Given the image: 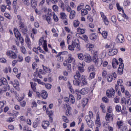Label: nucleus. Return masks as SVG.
Wrapping results in <instances>:
<instances>
[{
	"label": "nucleus",
	"mask_w": 131,
	"mask_h": 131,
	"mask_svg": "<svg viewBox=\"0 0 131 131\" xmlns=\"http://www.w3.org/2000/svg\"><path fill=\"white\" fill-rule=\"evenodd\" d=\"M74 80H73V84L74 85H80V73L77 71L75 75L74 76Z\"/></svg>",
	"instance_id": "obj_1"
},
{
	"label": "nucleus",
	"mask_w": 131,
	"mask_h": 131,
	"mask_svg": "<svg viewBox=\"0 0 131 131\" xmlns=\"http://www.w3.org/2000/svg\"><path fill=\"white\" fill-rule=\"evenodd\" d=\"M14 33L17 39H19L21 45H24V39L21 36L20 32L17 29H14Z\"/></svg>",
	"instance_id": "obj_2"
},
{
	"label": "nucleus",
	"mask_w": 131,
	"mask_h": 131,
	"mask_svg": "<svg viewBox=\"0 0 131 131\" xmlns=\"http://www.w3.org/2000/svg\"><path fill=\"white\" fill-rule=\"evenodd\" d=\"M18 25L19 30L21 31L24 35H26V33L27 32V28L25 27V24L22 21H19Z\"/></svg>",
	"instance_id": "obj_3"
},
{
	"label": "nucleus",
	"mask_w": 131,
	"mask_h": 131,
	"mask_svg": "<svg viewBox=\"0 0 131 131\" xmlns=\"http://www.w3.org/2000/svg\"><path fill=\"white\" fill-rule=\"evenodd\" d=\"M6 55L10 58V59H17V53L12 50L7 51Z\"/></svg>",
	"instance_id": "obj_4"
},
{
	"label": "nucleus",
	"mask_w": 131,
	"mask_h": 131,
	"mask_svg": "<svg viewBox=\"0 0 131 131\" xmlns=\"http://www.w3.org/2000/svg\"><path fill=\"white\" fill-rule=\"evenodd\" d=\"M116 77H117V75L115 72L113 73L112 75L108 74L106 76V80L108 82H112L113 79L115 80Z\"/></svg>",
	"instance_id": "obj_5"
},
{
	"label": "nucleus",
	"mask_w": 131,
	"mask_h": 131,
	"mask_svg": "<svg viewBox=\"0 0 131 131\" xmlns=\"http://www.w3.org/2000/svg\"><path fill=\"white\" fill-rule=\"evenodd\" d=\"M106 96L108 98H114L115 96V90L113 88H111L106 91Z\"/></svg>",
	"instance_id": "obj_6"
},
{
	"label": "nucleus",
	"mask_w": 131,
	"mask_h": 131,
	"mask_svg": "<svg viewBox=\"0 0 131 131\" xmlns=\"http://www.w3.org/2000/svg\"><path fill=\"white\" fill-rule=\"evenodd\" d=\"M116 40L118 43H123L124 42V36L122 34H118L117 36Z\"/></svg>",
	"instance_id": "obj_7"
},
{
	"label": "nucleus",
	"mask_w": 131,
	"mask_h": 131,
	"mask_svg": "<svg viewBox=\"0 0 131 131\" xmlns=\"http://www.w3.org/2000/svg\"><path fill=\"white\" fill-rule=\"evenodd\" d=\"M73 46H75V48L77 49V51H80V46L79 45V40L78 39H75L72 41Z\"/></svg>",
	"instance_id": "obj_8"
},
{
	"label": "nucleus",
	"mask_w": 131,
	"mask_h": 131,
	"mask_svg": "<svg viewBox=\"0 0 131 131\" xmlns=\"http://www.w3.org/2000/svg\"><path fill=\"white\" fill-rule=\"evenodd\" d=\"M114 117V116L113 114L106 113L105 116V120L109 123L110 122H111V121H113Z\"/></svg>",
	"instance_id": "obj_9"
},
{
	"label": "nucleus",
	"mask_w": 131,
	"mask_h": 131,
	"mask_svg": "<svg viewBox=\"0 0 131 131\" xmlns=\"http://www.w3.org/2000/svg\"><path fill=\"white\" fill-rule=\"evenodd\" d=\"M83 60L86 63H91V62L92 61V57L89 54H84V59H83Z\"/></svg>",
	"instance_id": "obj_10"
},
{
	"label": "nucleus",
	"mask_w": 131,
	"mask_h": 131,
	"mask_svg": "<svg viewBox=\"0 0 131 131\" xmlns=\"http://www.w3.org/2000/svg\"><path fill=\"white\" fill-rule=\"evenodd\" d=\"M93 62L95 63V64L96 66H97V67H100L102 64H103V60L101 59V58H97L96 59H95L93 60Z\"/></svg>",
	"instance_id": "obj_11"
},
{
	"label": "nucleus",
	"mask_w": 131,
	"mask_h": 131,
	"mask_svg": "<svg viewBox=\"0 0 131 131\" xmlns=\"http://www.w3.org/2000/svg\"><path fill=\"white\" fill-rule=\"evenodd\" d=\"M100 15L101 16V18H102L103 22L104 23V24H105V25H108L109 21H108V19H107V17L105 15V14H104V13L101 12Z\"/></svg>",
	"instance_id": "obj_12"
},
{
	"label": "nucleus",
	"mask_w": 131,
	"mask_h": 131,
	"mask_svg": "<svg viewBox=\"0 0 131 131\" xmlns=\"http://www.w3.org/2000/svg\"><path fill=\"white\" fill-rule=\"evenodd\" d=\"M67 60L68 63H72V64L75 63V58L72 57L71 54L68 55V58Z\"/></svg>",
	"instance_id": "obj_13"
},
{
	"label": "nucleus",
	"mask_w": 131,
	"mask_h": 131,
	"mask_svg": "<svg viewBox=\"0 0 131 131\" xmlns=\"http://www.w3.org/2000/svg\"><path fill=\"white\" fill-rule=\"evenodd\" d=\"M0 85H8V80L5 78L0 79Z\"/></svg>",
	"instance_id": "obj_14"
},
{
	"label": "nucleus",
	"mask_w": 131,
	"mask_h": 131,
	"mask_svg": "<svg viewBox=\"0 0 131 131\" xmlns=\"http://www.w3.org/2000/svg\"><path fill=\"white\" fill-rule=\"evenodd\" d=\"M123 67H124V64L123 63H121L119 64L118 68L119 74L121 75L123 74Z\"/></svg>",
	"instance_id": "obj_15"
},
{
	"label": "nucleus",
	"mask_w": 131,
	"mask_h": 131,
	"mask_svg": "<svg viewBox=\"0 0 131 131\" xmlns=\"http://www.w3.org/2000/svg\"><path fill=\"white\" fill-rule=\"evenodd\" d=\"M49 125H50V122L48 121H44L42 122V127H43L44 129H47Z\"/></svg>",
	"instance_id": "obj_16"
},
{
	"label": "nucleus",
	"mask_w": 131,
	"mask_h": 131,
	"mask_svg": "<svg viewBox=\"0 0 131 131\" xmlns=\"http://www.w3.org/2000/svg\"><path fill=\"white\" fill-rule=\"evenodd\" d=\"M118 53V51L117 49H112L110 50L108 52L109 56H114L116 55Z\"/></svg>",
	"instance_id": "obj_17"
},
{
	"label": "nucleus",
	"mask_w": 131,
	"mask_h": 131,
	"mask_svg": "<svg viewBox=\"0 0 131 131\" xmlns=\"http://www.w3.org/2000/svg\"><path fill=\"white\" fill-rule=\"evenodd\" d=\"M89 102V99L86 98H84L82 100V106L83 108H84L85 106L88 104V102Z\"/></svg>",
	"instance_id": "obj_18"
},
{
	"label": "nucleus",
	"mask_w": 131,
	"mask_h": 131,
	"mask_svg": "<svg viewBox=\"0 0 131 131\" xmlns=\"http://www.w3.org/2000/svg\"><path fill=\"white\" fill-rule=\"evenodd\" d=\"M75 14H76V12L74 10H72L70 12L69 18L71 19V20L74 19V17H75Z\"/></svg>",
	"instance_id": "obj_19"
},
{
	"label": "nucleus",
	"mask_w": 131,
	"mask_h": 131,
	"mask_svg": "<svg viewBox=\"0 0 131 131\" xmlns=\"http://www.w3.org/2000/svg\"><path fill=\"white\" fill-rule=\"evenodd\" d=\"M80 80L82 81V83L83 84V85H85L88 84V82L86 81V80H85V78H84V76L80 75Z\"/></svg>",
	"instance_id": "obj_20"
},
{
	"label": "nucleus",
	"mask_w": 131,
	"mask_h": 131,
	"mask_svg": "<svg viewBox=\"0 0 131 131\" xmlns=\"http://www.w3.org/2000/svg\"><path fill=\"white\" fill-rule=\"evenodd\" d=\"M118 65V61L116 59L114 58L112 61V66L113 68H116V66Z\"/></svg>",
	"instance_id": "obj_21"
},
{
	"label": "nucleus",
	"mask_w": 131,
	"mask_h": 131,
	"mask_svg": "<svg viewBox=\"0 0 131 131\" xmlns=\"http://www.w3.org/2000/svg\"><path fill=\"white\" fill-rule=\"evenodd\" d=\"M78 58L81 61H83V59L84 58V54L83 53H78L77 54Z\"/></svg>",
	"instance_id": "obj_22"
},
{
	"label": "nucleus",
	"mask_w": 131,
	"mask_h": 131,
	"mask_svg": "<svg viewBox=\"0 0 131 131\" xmlns=\"http://www.w3.org/2000/svg\"><path fill=\"white\" fill-rule=\"evenodd\" d=\"M31 6L33 9H35L37 6L36 1L35 0H31Z\"/></svg>",
	"instance_id": "obj_23"
},
{
	"label": "nucleus",
	"mask_w": 131,
	"mask_h": 131,
	"mask_svg": "<svg viewBox=\"0 0 131 131\" xmlns=\"http://www.w3.org/2000/svg\"><path fill=\"white\" fill-rule=\"evenodd\" d=\"M77 31L81 34H83L84 33H85V29H81L79 27L77 29Z\"/></svg>",
	"instance_id": "obj_24"
},
{
	"label": "nucleus",
	"mask_w": 131,
	"mask_h": 131,
	"mask_svg": "<svg viewBox=\"0 0 131 131\" xmlns=\"http://www.w3.org/2000/svg\"><path fill=\"white\" fill-rule=\"evenodd\" d=\"M31 87L32 90L34 91V92H35L36 91V83L33 82H31Z\"/></svg>",
	"instance_id": "obj_25"
},
{
	"label": "nucleus",
	"mask_w": 131,
	"mask_h": 131,
	"mask_svg": "<svg viewBox=\"0 0 131 131\" xmlns=\"http://www.w3.org/2000/svg\"><path fill=\"white\" fill-rule=\"evenodd\" d=\"M89 127H90L91 128H93V126H94V122L91 120L90 121H88L87 122H86Z\"/></svg>",
	"instance_id": "obj_26"
},
{
	"label": "nucleus",
	"mask_w": 131,
	"mask_h": 131,
	"mask_svg": "<svg viewBox=\"0 0 131 131\" xmlns=\"http://www.w3.org/2000/svg\"><path fill=\"white\" fill-rule=\"evenodd\" d=\"M96 59H99L98 51H95L93 53V61L94 60H96Z\"/></svg>",
	"instance_id": "obj_27"
},
{
	"label": "nucleus",
	"mask_w": 131,
	"mask_h": 131,
	"mask_svg": "<svg viewBox=\"0 0 131 131\" xmlns=\"http://www.w3.org/2000/svg\"><path fill=\"white\" fill-rule=\"evenodd\" d=\"M88 93L89 90H88L86 88L82 89L80 91V94H81V95H86V94H88Z\"/></svg>",
	"instance_id": "obj_28"
},
{
	"label": "nucleus",
	"mask_w": 131,
	"mask_h": 131,
	"mask_svg": "<svg viewBox=\"0 0 131 131\" xmlns=\"http://www.w3.org/2000/svg\"><path fill=\"white\" fill-rule=\"evenodd\" d=\"M126 107L125 106L123 105L122 106V109L121 111L122 115H125V114H127V112H126Z\"/></svg>",
	"instance_id": "obj_29"
},
{
	"label": "nucleus",
	"mask_w": 131,
	"mask_h": 131,
	"mask_svg": "<svg viewBox=\"0 0 131 131\" xmlns=\"http://www.w3.org/2000/svg\"><path fill=\"white\" fill-rule=\"evenodd\" d=\"M41 96L43 99H47L48 98V93L46 91H42L41 93Z\"/></svg>",
	"instance_id": "obj_30"
},
{
	"label": "nucleus",
	"mask_w": 131,
	"mask_h": 131,
	"mask_svg": "<svg viewBox=\"0 0 131 131\" xmlns=\"http://www.w3.org/2000/svg\"><path fill=\"white\" fill-rule=\"evenodd\" d=\"M90 38L91 40H96L98 38V36L95 33H93L90 35Z\"/></svg>",
	"instance_id": "obj_31"
},
{
	"label": "nucleus",
	"mask_w": 131,
	"mask_h": 131,
	"mask_svg": "<svg viewBox=\"0 0 131 131\" xmlns=\"http://www.w3.org/2000/svg\"><path fill=\"white\" fill-rule=\"evenodd\" d=\"M80 23L78 21V19H76L73 21V26L74 27H78L79 26Z\"/></svg>",
	"instance_id": "obj_32"
},
{
	"label": "nucleus",
	"mask_w": 131,
	"mask_h": 131,
	"mask_svg": "<svg viewBox=\"0 0 131 131\" xmlns=\"http://www.w3.org/2000/svg\"><path fill=\"white\" fill-rule=\"evenodd\" d=\"M42 42H43V47H46L47 46V40H41V39H40L39 41V46H41V45H42Z\"/></svg>",
	"instance_id": "obj_33"
},
{
	"label": "nucleus",
	"mask_w": 131,
	"mask_h": 131,
	"mask_svg": "<svg viewBox=\"0 0 131 131\" xmlns=\"http://www.w3.org/2000/svg\"><path fill=\"white\" fill-rule=\"evenodd\" d=\"M14 12H17V0H13L12 4Z\"/></svg>",
	"instance_id": "obj_34"
},
{
	"label": "nucleus",
	"mask_w": 131,
	"mask_h": 131,
	"mask_svg": "<svg viewBox=\"0 0 131 131\" xmlns=\"http://www.w3.org/2000/svg\"><path fill=\"white\" fill-rule=\"evenodd\" d=\"M59 15L60 18H61V19H62V20L67 18V15L64 12H61Z\"/></svg>",
	"instance_id": "obj_35"
},
{
	"label": "nucleus",
	"mask_w": 131,
	"mask_h": 131,
	"mask_svg": "<svg viewBox=\"0 0 131 131\" xmlns=\"http://www.w3.org/2000/svg\"><path fill=\"white\" fill-rule=\"evenodd\" d=\"M69 98L70 99V103H72V104H74V103H75V99L74 98V96H73V95L72 94H70Z\"/></svg>",
	"instance_id": "obj_36"
},
{
	"label": "nucleus",
	"mask_w": 131,
	"mask_h": 131,
	"mask_svg": "<svg viewBox=\"0 0 131 131\" xmlns=\"http://www.w3.org/2000/svg\"><path fill=\"white\" fill-rule=\"evenodd\" d=\"M117 19L118 21H123V15L121 13L118 14Z\"/></svg>",
	"instance_id": "obj_37"
},
{
	"label": "nucleus",
	"mask_w": 131,
	"mask_h": 131,
	"mask_svg": "<svg viewBox=\"0 0 131 131\" xmlns=\"http://www.w3.org/2000/svg\"><path fill=\"white\" fill-rule=\"evenodd\" d=\"M26 42L27 45L28 46H30L31 43V41H30V39L29 38V37H28V35H26Z\"/></svg>",
	"instance_id": "obj_38"
},
{
	"label": "nucleus",
	"mask_w": 131,
	"mask_h": 131,
	"mask_svg": "<svg viewBox=\"0 0 131 131\" xmlns=\"http://www.w3.org/2000/svg\"><path fill=\"white\" fill-rule=\"evenodd\" d=\"M24 45V44L21 45L20 46V50H21V53H23V54H26V49H25V47H24V46H23Z\"/></svg>",
	"instance_id": "obj_39"
},
{
	"label": "nucleus",
	"mask_w": 131,
	"mask_h": 131,
	"mask_svg": "<svg viewBox=\"0 0 131 131\" xmlns=\"http://www.w3.org/2000/svg\"><path fill=\"white\" fill-rule=\"evenodd\" d=\"M11 84H13L16 90H18V89H19V82H15L14 83H13V82H11Z\"/></svg>",
	"instance_id": "obj_40"
},
{
	"label": "nucleus",
	"mask_w": 131,
	"mask_h": 131,
	"mask_svg": "<svg viewBox=\"0 0 131 131\" xmlns=\"http://www.w3.org/2000/svg\"><path fill=\"white\" fill-rule=\"evenodd\" d=\"M23 4L26 6V7H28L30 6V2L29 0H22Z\"/></svg>",
	"instance_id": "obj_41"
},
{
	"label": "nucleus",
	"mask_w": 131,
	"mask_h": 131,
	"mask_svg": "<svg viewBox=\"0 0 131 131\" xmlns=\"http://www.w3.org/2000/svg\"><path fill=\"white\" fill-rule=\"evenodd\" d=\"M52 16L53 17V19L55 22H58L59 21V18H58V16L55 14V12H52Z\"/></svg>",
	"instance_id": "obj_42"
},
{
	"label": "nucleus",
	"mask_w": 131,
	"mask_h": 131,
	"mask_svg": "<svg viewBox=\"0 0 131 131\" xmlns=\"http://www.w3.org/2000/svg\"><path fill=\"white\" fill-rule=\"evenodd\" d=\"M81 14L82 16H85V15H88V10L85 9H82L81 11Z\"/></svg>",
	"instance_id": "obj_43"
},
{
	"label": "nucleus",
	"mask_w": 131,
	"mask_h": 131,
	"mask_svg": "<svg viewBox=\"0 0 131 131\" xmlns=\"http://www.w3.org/2000/svg\"><path fill=\"white\" fill-rule=\"evenodd\" d=\"M95 123L97 124V126H101V121L100 120V118H97V119L95 121Z\"/></svg>",
	"instance_id": "obj_44"
},
{
	"label": "nucleus",
	"mask_w": 131,
	"mask_h": 131,
	"mask_svg": "<svg viewBox=\"0 0 131 131\" xmlns=\"http://www.w3.org/2000/svg\"><path fill=\"white\" fill-rule=\"evenodd\" d=\"M117 125H118L119 128H120L122 125H123V121H117Z\"/></svg>",
	"instance_id": "obj_45"
},
{
	"label": "nucleus",
	"mask_w": 131,
	"mask_h": 131,
	"mask_svg": "<svg viewBox=\"0 0 131 131\" xmlns=\"http://www.w3.org/2000/svg\"><path fill=\"white\" fill-rule=\"evenodd\" d=\"M112 111H113L112 107L110 106H108L107 108L106 113L113 114V113H112Z\"/></svg>",
	"instance_id": "obj_46"
},
{
	"label": "nucleus",
	"mask_w": 131,
	"mask_h": 131,
	"mask_svg": "<svg viewBox=\"0 0 131 131\" xmlns=\"http://www.w3.org/2000/svg\"><path fill=\"white\" fill-rule=\"evenodd\" d=\"M68 86L70 91V92L72 93V94H74V90H73V88H72V85H71V83H69Z\"/></svg>",
	"instance_id": "obj_47"
},
{
	"label": "nucleus",
	"mask_w": 131,
	"mask_h": 131,
	"mask_svg": "<svg viewBox=\"0 0 131 131\" xmlns=\"http://www.w3.org/2000/svg\"><path fill=\"white\" fill-rule=\"evenodd\" d=\"M11 50H12V52H14V53H18V49L15 45H13L11 47Z\"/></svg>",
	"instance_id": "obj_48"
},
{
	"label": "nucleus",
	"mask_w": 131,
	"mask_h": 131,
	"mask_svg": "<svg viewBox=\"0 0 131 131\" xmlns=\"http://www.w3.org/2000/svg\"><path fill=\"white\" fill-rule=\"evenodd\" d=\"M6 9H7V7L5 5H3L1 6V12H2L3 13H5V12H6Z\"/></svg>",
	"instance_id": "obj_49"
},
{
	"label": "nucleus",
	"mask_w": 131,
	"mask_h": 131,
	"mask_svg": "<svg viewBox=\"0 0 131 131\" xmlns=\"http://www.w3.org/2000/svg\"><path fill=\"white\" fill-rule=\"evenodd\" d=\"M117 112H121V106L119 105H117L115 107Z\"/></svg>",
	"instance_id": "obj_50"
},
{
	"label": "nucleus",
	"mask_w": 131,
	"mask_h": 131,
	"mask_svg": "<svg viewBox=\"0 0 131 131\" xmlns=\"http://www.w3.org/2000/svg\"><path fill=\"white\" fill-rule=\"evenodd\" d=\"M46 19L48 23V24H52V19H51V16H46Z\"/></svg>",
	"instance_id": "obj_51"
},
{
	"label": "nucleus",
	"mask_w": 131,
	"mask_h": 131,
	"mask_svg": "<svg viewBox=\"0 0 131 131\" xmlns=\"http://www.w3.org/2000/svg\"><path fill=\"white\" fill-rule=\"evenodd\" d=\"M111 20L113 23H115V24H116V21H117V19H116V16L115 15H113L111 17Z\"/></svg>",
	"instance_id": "obj_52"
},
{
	"label": "nucleus",
	"mask_w": 131,
	"mask_h": 131,
	"mask_svg": "<svg viewBox=\"0 0 131 131\" xmlns=\"http://www.w3.org/2000/svg\"><path fill=\"white\" fill-rule=\"evenodd\" d=\"M95 75H96V74L95 73H94V72L91 73L89 77V79L90 80L93 79V78H94V77H95Z\"/></svg>",
	"instance_id": "obj_53"
},
{
	"label": "nucleus",
	"mask_w": 131,
	"mask_h": 131,
	"mask_svg": "<svg viewBox=\"0 0 131 131\" xmlns=\"http://www.w3.org/2000/svg\"><path fill=\"white\" fill-rule=\"evenodd\" d=\"M102 101L104 102V103H106V104H108L109 103V99L106 97H104L102 98Z\"/></svg>",
	"instance_id": "obj_54"
},
{
	"label": "nucleus",
	"mask_w": 131,
	"mask_h": 131,
	"mask_svg": "<svg viewBox=\"0 0 131 131\" xmlns=\"http://www.w3.org/2000/svg\"><path fill=\"white\" fill-rule=\"evenodd\" d=\"M125 95L126 96V97H127V98H129L131 97V95L129 93V92L128 91H127V90H126L125 91Z\"/></svg>",
	"instance_id": "obj_55"
},
{
	"label": "nucleus",
	"mask_w": 131,
	"mask_h": 131,
	"mask_svg": "<svg viewBox=\"0 0 131 131\" xmlns=\"http://www.w3.org/2000/svg\"><path fill=\"white\" fill-rule=\"evenodd\" d=\"M102 34L103 38H107L108 33L106 31H103Z\"/></svg>",
	"instance_id": "obj_56"
},
{
	"label": "nucleus",
	"mask_w": 131,
	"mask_h": 131,
	"mask_svg": "<svg viewBox=\"0 0 131 131\" xmlns=\"http://www.w3.org/2000/svg\"><path fill=\"white\" fill-rule=\"evenodd\" d=\"M94 66H90L88 67V72H92V71H94Z\"/></svg>",
	"instance_id": "obj_57"
},
{
	"label": "nucleus",
	"mask_w": 131,
	"mask_h": 131,
	"mask_svg": "<svg viewBox=\"0 0 131 131\" xmlns=\"http://www.w3.org/2000/svg\"><path fill=\"white\" fill-rule=\"evenodd\" d=\"M68 49L69 50H70V51H74L75 46H73V45H72H72L68 46Z\"/></svg>",
	"instance_id": "obj_58"
},
{
	"label": "nucleus",
	"mask_w": 131,
	"mask_h": 131,
	"mask_svg": "<svg viewBox=\"0 0 131 131\" xmlns=\"http://www.w3.org/2000/svg\"><path fill=\"white\" fill-rule=\"evenodd\" d=\"M123 83V80L122 79H120L117 81V84L119 85V86H121L122 85V83Z\"/></svg>",
	"instance_id": "obj_59"
},
{
	"label": "nucleus",
	"mask_w": 131,
	"mask_h": 131,
	"mask_svg": "<svg viewBox=\"0 0 131 131\" xmlns=\"http://www.w3.org/2000/svg\"><path fill=\"white\" fill-rule=\"evenodd\" d=\"M67 70L68 72H69V73H70V72H71V64H68L67 67Z\"/></svg>",
	"instance_id": "obj_60"
},
{
	"label": "nucleus",
	"mask_w": 131,
	"mask_h": 131,
	"mask_svg": "<svg viewBox=\"0 0 131 131\" xmlns=\"http://www.w3.org/2000/svg\"><path fill=\"white\" fill-rule=\"evenodd\" d=\"M78 71H79V72H81V73H82V72H84V69H83V67L79 66L78 67Z\"/></svg>",
	"instance_id": "obj_61"
},
{
	"label": "nucleus",
	"mask_w": 131,
	"mask_h": 131,
	"mask_svg": "<svg viewBox=\"0 0 131 131\" xmlns=\"http://www.w3.org/2000/svg\"><path fill=\"white\" fill-rule=\"evenodd\" d=\"M4 16L6 18L9 19V20H11V19H12V16H11V15L9 14V13H5Z\"/></svg>",
	"instance_id": "obj_62"
},
{
	"label": "nucleus",
	"mask_w": 131,
	"mask_h": 131,
	"mask_svg": "<svg viewBox=\"0 0 131 131\" xmlns=\"http://www.w3.org/2000/svg\"><path fill=\"white\" fill-rule=\"evenodd\" d=\"M17 57V60H16L17 62H22V61H23V57H22V56L18 55Z\"/></svg>",
	"instance_id": "obj_63"
},
{
	"label": "nucleus",
	"mask_w": 131,
	"mask_h": 131,
	"mask_svg": "<svg viewBox=\"0 0 131 131\" xmlns=\"http://www.w3.org/2000/svg\"><path fill=\"white\" fill-rule=\"evenodd\" d=\"M102 75L103 76V77H104V78H106V77H107V72L106 71V70H103L102 73Z\"/></svg>",
	"instance_id": "obj_64"
}]
</instances>
